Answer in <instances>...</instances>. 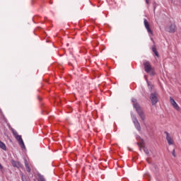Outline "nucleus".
I'll list each match as a JSON object with an SVG mask.
<instances>
[{"label":"nucleus","instance_id":"obj_1","mask_svg":"<svg viewBox=\"0 0 181 181\" xmlns=\"http://www.w3.org/2000/svg\"><path fill=\"white\" fill-rule=\"evenodd\" d=\"M132 103H133V107L135 108L136 112L139 115L140 118L142 119V121L145 120V115L144 114V111L142 110V108L139 105V103L135 98L132 99Z\"/></svg>","mask_w":181,"mask_h":181},{"label":"nucleus","instance_id":"obj_2","mask_svg":"<svg viewBox=\"0 0 181 181\" xmlns=\"http://www.w3.org/2000/svg\"><path fill=\"white\" fill-rule=\"evenodd\" d=\"M150 100L151 101L152 105H156L159 99L158 98V93L155 92L150 94L149 97Z\"/></svg>","mask_w":181,"mask_h":181},{"label":"nucleus","instance_id":"obj_3","mask_svg":"<svg viewBox=\"0 0 181 181\" xmlns=\"http://www.w3.org/2000/svg\"><path fill=\"white\" fill-rule=\"evenodd\" d=\"M164 134H165V139L168 145H173V144H175L173 136L170 135V134H169V132H164Z\"/></svg>","mask_w":181,"mask_h":181},{"label":"nucleus","instance_id":"obj_4","mask_svg":"<svg viewBox=\"0 0 181 181\" xmlns=\"http://www.w3.org/2000/svg\"><path fill=\"white\" fill-rule=\"evenodd\" d=\"M144 70L146 71V73L149 74L150 72L152 71L153 69H152V65H151V63L148 61H146L144 62Z\"/></svg>","mask_w":181,"mask_h":181},{"label":"nucleus","instance_id":"obj_5","mask_svg":"<svg viewBox=\"0 0 181 181\" xmlns=\"http://www.w3.org/2000/svg\"><path fill=\"white\" fill-rule=\"evenodd\" d=\"M170 103L173 107V108H175V110H176L177 111H180V107H179V105H177L176 101L173 100V98L172 97L170 98Z\"/></svg>","mask_w":181,"mask_h":181},{"label":"nucleus","instance_id":"obj_6","mask_svg":"<svg viewBox=\"0 0 181 181\" xmlns=\"http://www.w3.org/2000/svg\"><path fill=\"white\" fill-rule=\"evenodd\" d=\"M16 139L18 141L20 146H21L22 149H25V143H23V139H22V136L18 135L16 137Z\"/></svg>","mask_w":181,"mask_h":181},{"label":"nucleus","instance_id":"obj_7","mask_svg":"<svg viewBox=\"0 0 181 181\" xmlns=\"http://www.w3.org/2000/svg\"><path fill=\"white\" fill-rule=\"evenodd\" d=\"M144 26L148 33H152V30H151V27H149V23L146 19H144Z\"/></svg>","mask_w":181,"mask_h":181},{"label":"nucleus","instance_id":"obj_8","mask_svg":"<svg viewBox=\"0 0 181 181\" xmlns=\"http://www.w3.org/2000/svg\"><path fill=\"white\" fill-rule=\"evenodd\" d=\"M11 165L13 168H22V164H21L18 161H16L15 160H11Z\"/></svg>","mask_w":181,"mask_h":181},{"label":"nucleus","instance_id":"obj_9","mask_svg":"<svg viewBox=\"0 0 181 181\" xmlns=\"http://www.w3.org/2000/svg\"><path fill=\"white\" fill-rule=\"evenodd\" d=\"M168 32L170 33H175L176 32V25L175 24H171Z\"/></svg>","mask_w":181,"mask_h":181},{"label":"nucleus","instance_id":"obj_10","mask_svg":"<svg viewBox=\"0 0 181 181\" xmlns=\"http://www.w3.org/2000/svg\"><path fill=\"white\" fill-rule=\"evenodd\" d=\"M134 124L135 125V127L138 131H141V124H139V122H138V119H135L134 120Z\"/></svg>","mask_w":181,"mask_h":181},{"label":"nucleus","instance_id":"obj_11","mask_svg":"<svg viewBox=\"0 0 181 181\" xmlns=\"http://www.w3.org/2000/svg\"><path fill=\"white\" fill-rule=\"evenodd\" d=\"M152 52L153 53H154L155 56H156V57H159V52H158V49H156V46L153 45L152 47Z\"/></svg>","mask_w":181,"mask_h":181},{"label":"nucleus","instance_id":"obj_12","mask_svg":"<svg viewBox=\"0 0 181 181\" xmlns=\"http://www.w3.org/2000/svg\"><path fill=\"white\" fill-rule=\"evenodd\" d=\"M25 166L27 172L30 173V166L29 165V163H28V160H25Z\"/></svg>","mask_w":181,"mask_h":181},{"label":"nucleus","instance_id":"obj_13","mask_svg":"<svg viewBox=\"0 0 181 181\" xmlns=\"http://www.w3.org/2000/svg\"><path fill=\"white\" fill-rule=\"evenodd\" d=\"M0 148L1 149H3V151H6V145H5V144L2 142L1 140H0Z\"/></svg>","mask_w":181,"mask_h":181},{"label":"nucleus","instance_id":"obj_14","mask_svg":"<svg viewBox=\"0 0 181 181\" xmlns=\"http://www.w3.org/2000/svg\"><path fill=\"white\" fill-rule=\"evenodd\" d=\"M13 134L16 137H17L19 134H18V132L13 130Z\"/></svg>","mask_w":181,"mask_h":181},{"label":"nucleus","instance_id":"obj_15","mask_svg":"<svg viewBox=\"0 0 181 181\" xmlns=\"http://www.w3.org/2000/svg\"><path fill=\"white\" fill-rule=\"evenodd\" d=\"M148 87H150V90L152 91V90L153 89V86L149 83H148Z\"/></svg>","mask_w":181,"mask_h":181},{"label":"nucleus","instance_id":"obj_16","mask_svg":"<svg viewBox=\"0 0 181 181\" xmlns=\"http://www.w3.org/2000/svg\"><path fill=\"white\" fill-rule=\"evenodd\" d=\"M39 180L40 181H46V180L45 179V177H40V178H39Z\"/></svg>","mask_w":181,"mask_h":181},{"label":"nucleus","instance_id":"obj_17","mask_svg":"<svg viewBox=\"0 0 181 181\" xmlns=\"http://www.w3.org/2000/svg\"><path fill=\"white\" fill-rule=\"evenodd\" d=\"M172 155L174 158H176V154L175 153V150L172 151Z\"/></svg>","mask_w":181,"mask_h":181},{"label":"nucleus","instance_id":"obj_18","mask_svg":"<svg viewBox=\"0 0 181 181\" xmlns=\"http://www.w3.org/2000/svg\"><path fill=\"white\" fill-rule=\"evenodd\" d=\"M137 145H138V146L140 148V149H141V146H142V144H140V143H137Z\"/></svg>","mask_w":181,"mask_h":181},{"label":"nucleus","instance_id":"obj_19","mask_svg":"<svg viewBox=\"0 0 181 181\" xmlns=\"http://www.w3.org/2000/svg\"><path fill=\"white\" fill-rule=\"evenodd\" d=\"M146 1V3L149 5V0H145Z\"/></svg>","mask_w":181,"mask_h":181},{"label":"nucleus","instance_id":"obj_20","mask_svg":"<svg viewBox=\"0 0 181 181\" xmlns=\"http://www.w3.org/2000/svg\"><path fill=\"white\" fill-rule=\"evenodd\" d=\"M2 165L0 163V169H2Z\"/></svg>","mask_w":181,"mask_h":181},{"label":"nucleus","instance_id":"obj_21","mask_svg":"<svg viewBox=\"0 0 181 181\" xmlns=\"http://www.w3.org/2000/svg\"><path fill=\"white\" fill-rule=\"evenodd\" d=\"M2 165L0 163V169H2Z\"/></svg>","mask_w":181,"mask_h":181}]
</instances>
